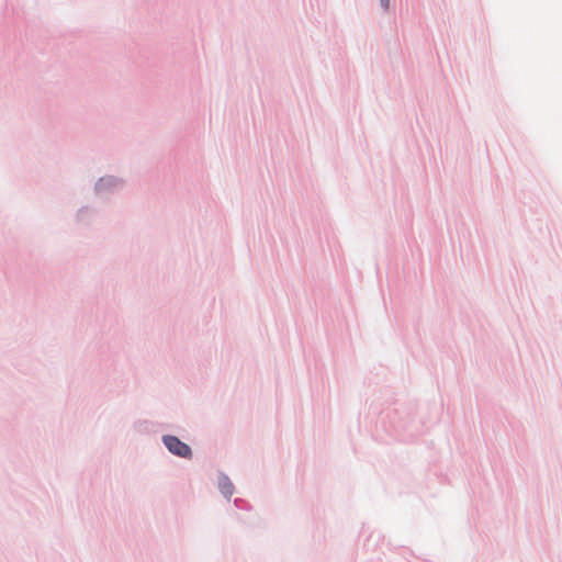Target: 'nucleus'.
Instances as JSON below:
<instances>
[{"mask_svg": "<svg viewBox=\"0 0 562 562\" xmlns=\"http://www.w3.org/2000/svg\"><path fill=\"white\" fill-rule=\"evenodd\" d=\"M233 484L231 483V481L227 479V477H224L221 482V491L222 493L229 497L232 494H233Z\"/></svg>", "mask_w": 562, "mask_h": 562, "instance_id": "f03ea898", "label": "nucleus"}, {"mask_svg": "<svg viewBox=\"0 0 562 562\" xmlns=\"http://www.w3.org/2000/svg\"><path fill=\"white\" fill-rule=\"evenodd\" d=\"M164 443L171 453H173L178 457H181V458H190L191 457L192 452H191L190 447L175 436H165Z\"/></svg>", "mask_w": 562, "mask_h": 562, "instance_id": "f257e3e1", "label": "nucleus"}, {"mask_svg": "<svg viewBox=\"0 0 562 562\" xmlns=\"http://www.w3.org/2000/svg\"><path fill=\"white\" fill-rule=\"evenodd\" d=\"M381 1H382L383 7H384V8H387V5H389V0H381Z\"/></svg>", "mask_w": 562, "mask_h": 562, "instance_id": "7ed1b4c3", "label": "nucleus"}]
</instances>
